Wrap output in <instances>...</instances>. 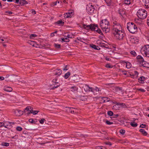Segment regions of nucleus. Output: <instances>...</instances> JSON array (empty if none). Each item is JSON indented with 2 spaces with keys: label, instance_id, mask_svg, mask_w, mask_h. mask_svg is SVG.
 Wrapping results in <instances>:
<instances>
[{
  "label": "nucleus",
  "instance_id": "obj_1",
  "mask_svg": "<svg viewBox=\"0 0 149 149\" xmlns=\"http://www.w3.org/2000/svg\"><path fill=\"white\" fill-rule=\"evenodd\" d=\"M100 26L103 31L106 33L110 31L109 23L107 19L102 20L100 22Z\"/></svg>",
  "mask_w": 149,
  "mask_h": 149
},
{
  "label": "nucleus",
  "instance_id": "obj_2",
  "mask_svg": "<svg viewBox=\"0 0 149 149\" xmlns=\"http://www.w3.org/2000/svg\"><path fill=\"white\" fill-rule=\"evenodd\" d=\"M113 20L112 32L113 33L118 31L120 30H122V28L120 24L116 20Z\"/></svg>",
  "mask_w": 149,
  "mask_h": 149
},
{
  "label": "nucleus",
  "instance_id": "obj_3",
  "mask_svg": "<svg viewBox=\"0 0 149 149\" xmlns=\"http://www.w3.org/2000/svg\"><path fill=\"white\" fill-rule=\"evenodd\" d=\"M127 28L131 33H134L137 31V27L135 24L132 22L127 24Z\"/></svg>",
  "mask_w": 149,
  "mask_h": 149
},
{
  "label": "nucleus",
  "instance_id": "obj_4",
  "mask_svg": "<svg viewBox=\"0 0 149 149\" xmlns=\"http://www.w3.org/2000/svg\"><path fill=\"white\" fill-rule=\"evenodd\" d=\"M84 29L89 30H91L92 31H96L98 28V25L91 24L90 25H86L85 24L82 25Z\"/></svg>",
  "mask_w": 149,
  "mask_h": 149
},
{
  "label": "nucleus",
  "instance_id": "obj_5",
  "mask_svg": "<svg viewBox=\"0 0 149 149\" xmlns=\"http://www.w3.org/2000/svg\"><path fill=\"white\" fill-rule=\"evenodd\" d=\"M137 15L140 19H143L147 17V12L144 9H140L138 11Z\"/></svg>",
  "mask_w": 149,
  "mask_h": 149
},
{
  "label": "nucleus",
  "instance_id": "obj_6",
  "mask_svg": "<svg viewBox=\"0 0 149 149\" xmlns=\"http://www.w3.org/2000/svg\"><path fill=\"white\" fill-rule=\"evenodd\" d=\"M141 52L143 55L149 57V45H146L142 47L141 49Z\"/></svg>",
  "mask_w": 149,
  "mask_h": 149
},
{
  "label": "nucleus",
  "instance_id": "obj_7",
  "mask_svg": "<svg viewBox=\"0 0 149 149\" xmlns=\"http://www.w3.org/2000/svg\"><path fill=\"white\" fill-rule=\"evenodd\" d=\"M122 30H120L118 31H117L113 33L116 39L119 40H122L123 39L125 36V33L122 31Z\"/></svg>",
  "mask_w": 149,
  "mask_h": 149
},
{
  "label": "nucleus",
  "instance_id": "obj_8",
  "mask_svg": "<svg viewBox=\"0 0 149 149\" xmlns=\"http://www.w3.org/2000/svg\"><path fill=\"white\" fill-rule=\"evenodd\" d=\"M86 9L91 14L93 12L95 8L91 4L89 3L87 6Z\"/></svg>",
  "mask_w": 149,
  "mask_h": 149
},
{
  "label": "nucleus",
  "instance_id": "obj_9",
  "mask_svg": "<svg viewBox=\"0 0 149 149\" xmlns=\"http://www.w3.org/2000/svg\"><path fill=\"white\" fill-rule=\"evenodd\" d=\"M66 108H67L66 111L68 112H70L72 113H74L76 112V111H75V110H76V109L75 108L73 107H66Z\"/></svg>",
  "mask_w": 149,
  "mask_h": 149
},
{
  "label": "nucleus",
  "instance_id": "obj_10",
  "mask_svg": "<svg viewBox=\"0 0 149 149\" xmlns=\"http://www.w3.org/2000/svg\"><path fill=\"white\" fill-rule=\"evenodd\" d=\"M62 71L60 69H56L54 71L53 74L55 75L59 76L62 74Z\"/></svg>",
  "mask_w": 149,
  "mask_h": 149
},
{
  "label": "nucleus",
  "instance_id": "obj_11",
  "mask_svg": "<svg viewBox=\"0 0 149 149\" xmlns=\"http://www.w3.org/2000/svg\"><path fill=\"white\" fill-rule=\"evenodd\" d=\"M84 89L85 91H91L94 92V91H93V88L90 87L88 85H86L84 87Z\"/></svg>",
  "mask_w": 149,
  "mask_h": 149
},
{
  "label": "nucleus",
  "instance_id": "obj_12",
  "mask_svg": "<svg viewBox=\"0 0 149 149\" xmlns=\"http://www.w3.org/2000/svg\"><path fill=\"white\" fill-rule=\"evenodd\" d=\"M143 2L145 7L149 9V0H143Z\"/></svg>",
  "mask_w": 149,
  "mask_h": 149
},
{
  "label": "nucleus",
  "instance_id": "obj_13",
  "mask_svg": "<svg viewBox=\"0 0 149 149\" xmlns=\"http://www.w3.org/2000/svg\"><path fill=\"white\" fill-rule=\"evenodd\" d=\"M72 12H68L64 14V17L66 18L72 17Z\"/></svg>",
  "mask_w": 149,
  "mask_h": 149
},
{
  "label": "nucleus",
  "instance_id": "obj_14",
  "mask_svg": "<svg viewBox=\"0 0 149 149\" xmlns=\"http://www.w3.org/2000/svg\"><path fill=\"white\" fill-rule=\"evenodd\" d=\"M28 3V2L25 0H20L19 4L21 6H24Z\"/></svg>",
  "mask_w": 149,
  "mask_h": 149
},
{
  "label": "nucleus",
  "instance_id": "obj_15",
  "mask_svg": "<svg viewBox=\"0 0 149 149\" xmlns=\"http://www.w3.org/2000/svg\"><path fill=\"white\" fill-rule=\"evenodd\" d=\"M145 80V78L143 76H141L138 79V81L140 83L143 84Z\"/></svg>",
  "mask_w": 149,
  "mask_h": 149
},
{
  "label": "nucleus",
  "instance_id": "obj_16",
  "mask_svg": "<svg viewBox=\"0 0 149 149\" xmlns=\"http://www.w3.org/2000/svg\"><path fill=\"white\" fill-rule=\"evenodd\" d=\"M63 20L61 19L58 21L57 22H56L55 23V24L56 25L58 24L60 26H62L64 24V22L63 21Z\"/></svg>",
  "mask_w": 149,
  "mask_h": 149
},
{
  "label": "nucleus",
  "instance_id": "obj_17",
  "mask_svg": "<svg viewBox=\"0 0 149 149\" xmlns=\"http://www.w3.org/2000/svg\"><path fill=\"white\" fill-rule=\"evenodd\" d=\"M91 47L93 48L94 49L97 50H100V48L98 46L93 44H91L90 45Z\"/></svg>",
  "mask_w": 149,
  "mask_h": 149
},
{
  "label": "nucleus",
  "instance_id": "obj_18",
  "mask_svg": "<svg viewBox=\"0 0 149 149\" xmlns=\"http://www.w3.org/2000/svg\"><path fill=\"white\" fill-rule=\"evenodd\" d=\"M103 103L107 102L110 100L109 98L107 97H102V98Z\"/></svg>",
  "mask_w": 149,
  "mask_h": 149
},
{
  "label": "nucleus",
  "instance_id": "obj_19",
  "mask_svg": "<svg viewBox=\"0 0 149 149\" xmlns=\"http://www.w3.org/2000/svg\"><path fill=\"white\" fill-rule=\"evenodd\" d=\"M12 90V88L10 87L6 86L4 88V91L8 92H11Z\"/></svg>",
  "mask_w": 149,
  "mask_h": 149
},
{
  "label": "nucleus",
  "instance_id": "obj_20",
  "mask_svg": "<svg viewBox=\"0 0 149 149\" xmlns=\"http://www.w3.org/2000/svg\"><path fill=\"white\" fill-rule=\"evenodd\" d=\"M141 65L143 67L146 68L148 69L149 68V67L148 66V63H147V62L145 61H144V62H143V63H142Z\"/></svg>",
  "mask_w": 149,
  "mask_h": 149
},
{
  "label": "nucleus",
  "instance_id": "obj_21",
  "mask_svg": "<svg viewBox=\"0 0 149 149\" xmlns=\"http://www.w3.org/2000/svg\"><path fill=\"white\" fill-rule=\"evenodd\" d=\"M118 13L121 16L123 15L125 13V11L122 9H120L118 10Z\"/></svg>",
  "mask_w": 149,
  "mask_h": 149
},
{
  "label": "nucleus",
  "instance_id": "obj_22",
  "mask_svg": "<svg viewBox=\"0 0 149 149\" xmlns=\"http://www.w3.org/2000/svg\"><path fill=\"white\" fill-rule=\"evenodd\" d=\"M139 131L144 136H146L147 134V133L143 129H140Z\"/></svg>",
  "mask_w": 149,
  "mask_h": 149
},
{
  "label": "nucleus",
  "instance_id": "obj_23",
  "mask_svg": "<svg viewBox=\"0 0 149 149\" xmlns=\"http://www.w3.org/2000/svg\"><path fill=\"white\" fill-rule=\"evenodd\" d=\"M118 106H122V107L125 108L127 107V106L125 104L122 103H118L116 104Z\"/></svg>",
  "mask_w": 149,
  "mask_h": 149
},
{
  "label": "nucleus",
  "instance_id": "obj_24",
  "mask_svg": "<svg viewBox=\"0 0 149 149\" xmlns=\"http://www.w3.org/2000/svg\"><path fill=\"white\" fill-rule=\"evenodd\" d=\"M116 91L120 93L122 92V87H117L116 88Z\"/></svg>",
  "mask_w": 149,
  "mask_h": 149
},
{
  "label": "nucleus",
  "instance_id": "obj_25",
  "mask_svg": "<svg viewBox=\"0 0 149 149\" xmlns=\"http://www.w3.org/2000/svg\"><path fill=\"white\" fill-rule=\"evenodd\" d=\"M60 85V84L58 82H56V84H55V85H54L53 88L51 89H53L55 88H56L59 86Z\"/></svg>",
  "mask_w": 149,
  "mask_h": 149
},
{
  "label": "nucleus",
  "instance_id": "obj_26",
  "mask_svg": "<svg viewBox=\"0 0 149 149\" xmlns=\"http://www.w3.org/2000/svg\"><path fill=\"white\" fill-rule=\"evenodd\" d=\"M124 2L125 4L127 5H129L131 3L130 0H125Z\"/></svg>",
  "mask_w": 149,
  "mask_h": 149
},
{
  "label": "nucleus",
  "instance_id": "obj_27",
  "mask_svg": "<svg viewBox=\"0 0 149 149\" xmlns=\"http://www.w3.org/2000/svg\"><path fill=\"white\" fill-rule=\"evenodd\" d=\"M105 1L108 6H110L111 4V0H105Z\"/></svg>",
  "mask_w": 149,
  "mask_h": 149
},
{
  "label": "nucleus",
  "instance_id": "obj_28",
  "mask_svg": "<svg viewBox=\"0 0 149 149\" xmlns=\"http://www.w3.org/2000/svg\"><path fill=\"white\" fill-rule=\"evenodd\" d=\"M1 145L3 146L7 147L9 146V144L8 143L3 142L1 143Z\"/></svg>",
  "mask_w": 149,
  "mask_h": 149
},
{
  "label": "nucleus",
  "instance_id": "obj_29",
  "mask_svg": "<svg viewBox=\"0 0 149 149\" xmlns=\"http://www.w3.org/2000/svg\"><path fill=\"white\" fill-rule=\"evenodd\" d=\"M31 109V108L30 107H26L24 110V112L26 113V111H28V112H30V110Z\"/></svg>",
  "mask_w": 149,
  "mask_h": 149
},
{
  "label": "nucleus",
  "instance_id": "obj_30",
  "mask_svg": "<svg viewBox=\"0 0 149 149\" xmlns=\"http://www.w3.org/2000/svg\"><path fill=\"white\" fill-rule=\"evenodd\" d=\"M100 45L102 47H103L107 49L109 48V47L107 46L108 45H107L103 43H101L100 44Z\"/></svg>",
  "mask_w": 149,
  "mask_h": 149
},
{
  "label": "nucleus",
  "instance_id": "obj_31",
  "mask_svg": "<svg viewBox=\"0 0 149 149\" xmlns=\"http://www.w3.org/2000/svg\"><path fill=\"white\" fill-rule=\"evenodd\" d=\"M130 124L131 126L133 127H136L137 126V124L134 122H131L130 123Z\"/></svg>",
  "mask_w": 149,
  "mask_h": 149
},
{
  "label": "nucleus",
  "instance_id": "obj_32",
  "mask_svg": "<svg viewBox=\"0 0 149 149\" xmlns=\"http://www.w3.org/2000/svg\"><path fill=\"white\" fill-rule=\"evenodd\" d=\"M70 74V73L69 72H68L65 74L64 77L65 79H67L69 77Z\"/></svg>",
  "mask_w": 149,
  "mask_h": 149
},
{
  "label": "nucleus",
  "instance_id": "obj_33",
  "mask_svg": "<svg viewBox=\"0 0 149 149\" xmlns=\"http://www.w3.org/2000/svg\"><path fill=\"white\" fill-rule=\"evenodd\" d=\"M138 62L141 65L143 63V62H144V59L143 58L140 59L138 60Z\"/></svg>",
  "mask_w": 149,
  "mask_h": 149
},
{
  "label": "nucleus",
  "instance_id": "obj_34",
  "mask_svg": "<svg viewBox=\"0 0 149 149\" xmlns=\"http://www.w3.org/2000/svg\"><path fill=\"white\" fill-rule=\"evenodd\" d=\"M61 40L63 42H68L69 41V39L67 38H61Z\"/></svg>",
  "mask_w": 149,
  "mask_h": 149
},
{
  "label": "nucleus",
  "instance_id": "obj_35",
  "mask_svg": "<svg viewBox=\"0 0 149 149\" xmlns=\"http://www.w3.org/2000/svg\"><path fill=\"white\" fill-rule=\"evenodd\" d=\"M96 32L101 35H103V33L102 32L101 30L98 28L97 29V30H96Z\"/></svg>",
  "mask_w": 149,
  "mask_h": 149
},
{
  "label": "nucleus",
  "instance_id": "obj_36",
  "mask_svg": "<svg viewBox=\"0 0 149 149\" xmlns=\"http://www.w3.org/2000/svg\"><path fill=\"white\" fill-rule=\"evenodd\" d=\"M131 64L129 62H128L126 63V67L128 69L130 68L131 67Z\"/></svg>",
  "mask_w": 149,
  "mask_h": 149
},
{
  "label": "nucleus",
  "instance_id": "obj_37",
  "mask_svg": "<svg viewBox=\"0 0 149 149\" xmlns=\"http://www.w3.org/2000/svg\"><path fill=\"white\" fill-rule=\"evenodd\" d=\"M37 36L35 34H32L30 35V38L31 39H33L34 38L36 37Z\"/></svg>",
  "mask_w": 149,
  "mask_h": 149
},
{
  "label": "nucleus",
  "instance_id": "obj_38",
  "mask_svg": "<svg viewBox=\"0 0 149 149\" xmlns=\"http://www.w3.org/2000/svg\"><path fill=\"white\" fill-rule=\"evenodd\" d=\"M71 89H72L71 91L73 92L75 91H77L78 89V88L76 86H73L71 87Z\"/></svg>",
  "mask_w": 149,
  "mask_h": 149
},
{
  "label": "nucleus",
  "instance_id": "obj_39",
  "mask_svg": "<svg viewBox=\"0 0 149 149\" xmlns=\"http://www.w3.org/2000/svg\"><path fill=\"white\" fill-rule=\"evenodd\" d=\"M131 54L134 56H136V54L134 51H132L130 52Z\"/></svg>",
  "mask_w": 149,
  "mask_h": 149
},
{
  "label": "nucleus",
  "instance_id": "obj_40",
  "mask_svg": "<svg viewBox=\"0 0 149 149\" xmlns=\"http://www.w3.org/2000/svg\"><path fill=\"white\" fill-rule=\"evenodd\" d=\"M77 39L81 42H83V41L85 40V39L83 38H81L79 37L77 38Z\"/></svg>",
  "mask_w": 149,
  "mask_h": 149
},
{
  "label": "nucleus",
  "instance_id": "obj_41",
  "mask_svg": "<svg viewBox=\"0 0 149 149\" xmlns=\"http://www.w3.org/2000/svg\"><path fill=\"white\" fill-rule=\"evenodd\" d=\"M107 113L110 116H113V113L111 111H108Z\"/></svg>",
  "mask_w": 149,
  "mask_h": 149
},
{
  "label": "nucleus",
  "instance_id": "obj_42",
  "mask_svg": "<svg viewBox=\"0 0 149 149\" xmlns=\"http://www.w3.org/2000/svg\"><path fill=\"white\" fill-rule=\"evenodd\" d=\"M54 47L57 48H60L61 47V45L56 43L54 44Z\"/></svg>",
  "mask_w": 149,
  "mask_h": 149
},
{
  "label": "nucleus",
  "instance_id": "obj_43",
  "mask_svg": "<svg viewBox=\"0 0 149 149\" xmlns=\"http://www.w3.org/2000/svg\"><path fill=\"white\" fill-rule=\"evenodd\" d=\"M93 91H94V92H93L94 93H95V91L99 92L100 91V89L97 87H95V88H93Z\"/></svg>",
  "mask_w": 149,
  "mask_h": 149
},
{
  "label": "nucleus",
  "instance_id": "obj_44",
  "mask_svg": "<svg viewBox=\"0 0 149 149\" xmlns=\"http://www.w3.org/2000/svg\"><path fill=\"white\" fill-rule=\"evenodd\" d=\"M16 129L18 131H20L22 130V128L18 126L16 128Z\"/></svg>",
  "mask_w": 149,
  "mask_h": 149
},
{
  "label": "nucleus",
  "instance_id": "obj_45",
  "mask_svg": "<svg viewBox=\"0 0 149 149\" xmlns=\"http://www.w3.org/2000/svg\"><path fill=\"white\" fill-rule=\"evenodd\" d=\"M125 132V130H124L121 129L120 130V133L122 135H124Z\"/></svg>",
  "mask_w": 149,
  "mask_h": 149
},
{
  "label": "nucleus",
  "instance_id": "obj_46",
  "mask_svg": "<svg viewBox=\"0 0 149 149\" xmlns=\"http://www.w3.org/2000/svg\"><path fill=\"white\" fill-rule=\"evenodd\" d=\"M29 121L30 123H35L36 122L32 119H30Z\"/></svg>",
  "mask_w": 149,
  "mask_h": 149
},
{
  "label": "nucleus",
  "instance_id": "obj_47",
  "mask_svg": "<svg viewBox=\"0 0 149 149\" xmlns=\"http://www.w3.org/2000/svg\"><path fill=\"white\" fill-rule=\"evenodd\" d=\"M106 123L107 124L109 125H112L113 124V122H111L108 120H106Z\"/></svg>",
  "mask_w": 149,
  "mask_h": 149
},
{
  "label": "nucleus",
  "instance_id": "obj_48",
  "mask_svg": "<svg viewBox=\"0 0 149 149\" xmlns=\"http://www.w3.org/2000/svg\"><path fill=\"white\" fill-rule=\"evenodd\" d=\"M138 91H140L142 92H145L146 91V90L144 89H142L141 88H138L137 89Z\"/></svg>",
  "mask_w": 149,
  "mask_h": 149
},
{
  "label": "nucleus",
  "instance_id": "obj_49",
  "mask_svg": "<svg viewBox=\"0 0 149 149\" xmlns=\"http://www.w3.org/2000/svg\"><path fill=\"white\" fill-rule=\"evenodd\" d=\"M45 120L44 118L41 119L40 121V123L41 124L43 123L44 121H45Z\"/></svg>",
  "mask_w": 149,
  "mask_h": 149
},
{
  "label": "nucleus",
  "instance_id": "obj_50",
  "mask_svg": "<svg viewBox=\"0 0 149 149\" xmlns=\"http://www.w3.org/2000/svg\"><path fill=\"white\" fill-rule=\"evenodd\" d=\"M146 127V125L144 124H141L140 126V127H141L142 128H145Z\"/></svg>",
  "mask_w": 149,
  "mask_h": 149
},
{
  "label": "nucleus",
  "instance_id": "obj_51",
  "mask_svg": "<svg viewBox=\"0 0 149 149\" xmlns=\"http://www.w3.org/2000/svg\"><path fill=\"white\" fill-rule=\"evenodd\" d=\"M33 111H34V110L32 109V108H31V109L30 110V112L27 113L28 114H29L30 113H33Z\"/></svg>",
  "mask_w": 149,
  "mask_h": 149
},
{
  "label": "nucleus",
  "instance_id": "obj_52",
  "mask_svg": "<svg viewBox=\"0 0 149 149\" xmlns=\"http://www.w3.org/2000/svg\"><path fill=\"white\" fill-rule=\"evenodd\" d=\"M57 33V31H56L52 33L51 34V36L52 37L54 36L55 33Z\"/></svg>",
  "mask_w": 149,
  "mask_h": 149
},
{
  "label": "nucleus",
  "instance_id": "obj_53",
  "mask_svg": "<svg viewBox=\"0 0 149 149\" xmlns=\"http://www.w3.org/2000/svg\"><path fill=\"white\" fill-rule=\"evenodd\" d=\"M33 114L34 115H35L37 114V113L38 112H39V111L35 110V111H33Z\"/></svg>",
  "mask_w": 149,
  "mask_h": 149
},
{
  "label": "nucleus",
  "instance_id": "obj_54",
  "mask_svg": "<svg viewBox=\"0 0 149 149\" xmlns=\"http://www.w3.org/2000/svg\"><path fill=\"white\" fill-rule=\"evenodd\" d=\"M106 67L107 68H111L112 67L109 64H107L106 65Z\"/></svg>",
  "mask_w": 149,
  "mask_h": 149
},
{
  "label": "nucleus",
  "instance_id": "obj_55",
  "mask_svg": "<svg viewBox=\"0 0 149 149\" xmlns=\"http://www.w3.org/2000/svg\"><path fill=\"white\" fill-rule=\"evenodd\" d=\"M119 114H113V118H116L117 117H118L119 116Z\"/></svg>",
  "mask_w": 149,
  "mask_h": 149
},
{
  "label": "nucleus",
  "instance_id": "obj_56",
  "mask_svg": "<svg viewBox=\"0 0 149 149\" xmlns=\"http://www.w3.org/2000/svg\"><path fill=\"white\" fill-rule=\"evenodd\" d=\"M57 79H54L53 80V84L55 85V84H56V82H57Z\"/></svg>",
  "mask_w": 149,
  "mask_h": 149
},
{
  "label": "nucleus",
  "instance_id": "obj_57",
  "mask_svg": "<svg viewBox=\"0 0 149 149\" xmlns=\"http://www.w3.org/2000/svg\"><path fill=\"white\" fill-rule=\"evenodd\" d=\"M68 65H66L65 66V68L63 69V70H68Z\"/></svg>",
  "mask_w": 149,
  "mask_h": 149
},
{
  "label": "nucleus",
  "instance_id": "obj_58",
  "mask_svg": "<svg viewBox=\"0 0 149 149\" xmlns=\"http://www.w3.org/2000/svg\"><path fill=\"white\" fill-rule=\"evenodd\" d=\"M143 58L140 55H138L136 57V58H137V60H138L140 59H141V58Z\"/></svg>",
  "mask_w": 149,
  "mask_h": 149
},
{
  "label": "nucleus",
  "instance_id": "obj_59",
  "mask_svg": "<svg viewBox=\"0 0 149 149\" xmlns=\"http://www.w3.org/2000/svg\"><path fill=\"white\" fill-rule=\"evenodd\" d=\"M31 13L33 14V15H34L35 14H36V11L34 10H31Z\"/></svg>",
  "mask_w": 149,
  "mask_h": 149
},
{
  "label": "nucleus",
  "instance_id": "obj_60",
  "mask_svg": "<svg viewBox=\"0 0 149 149\" xmlns=\"http://www.w3.org/2000/svg\"><path fill=\"white\" fill-rule=\"evenodd\" d=\"M105 144L107 145L111 146L112 145L111 143L110 142H108L105 143Z\"/></svg>",
  "mask_w": 149,
  "mask_h": 149
},
{
  "label": "nucleus",
  "instance_id": "obj_61",
  "mask_svg": "<svg viewBox=\"0 0 149 149\" xmlns=\"http://www.w3.org/2000/svg\"><path fill=\"white\" fill-rule=\"evenodd\" d=\"M134 74L135 75L137 76L139 74V73L137 71H134Z\"/></svg>",
  "mask_w": 149,
  "mask_h": 149
},
{
  "label": "nucleus",
  "instance_id": "obj_62",
  "mask_svg": "<svg viewBox=\"0 0 149 149\" xmlns=\"http://www.w3.org/2000/svg\"><path fill=\"white\" fill-rule=\"evenodd\" d=\"M6 13H8L9 14H12L13 13L11 11H6L5 12Z\"/></svg>",
  "mask_w": 149,
  "mask_h": 149
},
{
  "label": "nucleus",
  "instance_id": "obj_63",
  "mask_svg": "<svg viewBox=\"0 0 149 149\" xmlns=\"http://www.w3.org/2000/svg\"><path fill=\"white\" fill-rule=\"evenodd\" d=\"M147 23L148 25L149 26V16L147 18Z\"/></svg>",
  "mask_w": 149,
  "mask_h": 149
},
{
  "label": "nucleus",
  "instance_id": "obj_64",
  "mask_svg": "<svg viewBox=\"0 0 149 149\" xmlns=\"http://www.w3.org/2000/svg\"><path fill=\"white\" fill-rule=\"evenodd\" d=\"M4 125V123H3L0 122V127H2Z\"/></svg>",
  "mask_w": 149,
  "mask_h": 149
}]
</instances>
